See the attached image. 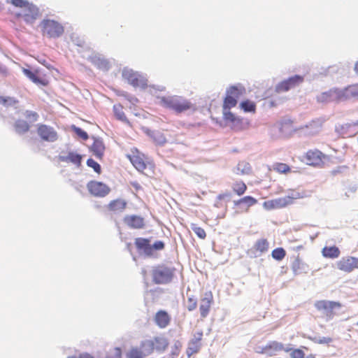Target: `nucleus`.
<instances>
[{
  "label": "nucleus",
  "instance_id": "42",
  "mask_svg": "<svg viewBox=\"0 0 358 358\" xmlns=\"http://www.w3.org/2000/svg\"><path fill=\"white\" fill-rule=\"evenodd\" d=\"M271 256L274 259L281 261L285 257L286 251L283 248H277L271 252Z\"/></svg>",
  "mask_w": 358,
  "mask_h": 358
},
{
  "label": "nucleus",
  "instance_id": "50",
  "mask_svg": "<svg viewBox=\"0 0 358 358\" xmlns=\"http://www.w3.org/2000/svg\"><path fill=\"white\" fill-rule=\"evenodd\" d=\"M165 244L162 241H157L154 243L153 245H151L152 248V255H153L154 250H162L164 248Z\"/></svg>",
  "mask_w": 358,
  "mask_h": 358
},
{
  "label": "nucleus",
  "instance_id": "47",
  "mask_svg": "<svg viewBox=\"0 0 358 358\" xmlns=\"http://www.w3.org/2000/svg\"><path fill=\"white\" fill-rule=\"evenodd\" d=\"M87 164L88 166L94 169V171L97 173L98 174H100L101 172V166L100 165L96 162H95L94 159H88L87 161Z\"/></svg>",
  "mask_w": 358,
  "mask_h": 358
},
{
  "label": "nucleus",
  "instance_id": "6",
  "mask_svg": "<svg viewBox=\"0 0 358 358\" xmlns=\"http://www.w3.org/2000/svg\"><path fill=\"white\" fill-rule=\"evenodd\" d=\"M301 197L302 196L300 193L295 192L292 193L291 195L266 201L264 202L263 206L268 210L282 208L292 204L295 199H300Z\"/></svg>",
  "mask_w": 358,
  "mask_h": 358
},
{
  "label": "nucleus",
  "instance_id": "34",
  "mask_svg": "<svg viewBox=\"0 0 358 358\" xmlns=\"http://www.w3.org/2000/svg\"><path fill=\"white\" fill-rule=\"evenodd\" d=\"M293 122L290 120L281 121L279 123V129L284 134H290L293 131Z\"/></svg>",
  "mask_w": 358,
  "mask_h": 358
},
{
  "label": "nucleus",
  "instance_id": "15",
  "mask_svg": "<svg viewBox=\"0 0 358 358\" xmlns=\"http://www.w3.org/2000/svg\"><path fill=\"white\" fill-rule=\"evenodd\" d=\"M127 207V202L125 199L117 198L111 200L105 206V210L109 213L118 214L124 211Z\"/></svg>",
  "mask_w": 358,
  "mask_h": 358
},
{
  "label": "nucleus",
  "instance_id": "49",
  "mask_svg": "<svg viewBox=\"0 0 358 358\" xmlns=\"http://www.w3.org/2000/svg\"><path fill=\"white\" fill-rule=\"evenodd\" d=\"M73 130L74 132L83 140H87L88 139V134L86 131H83L82 129L79 127H76L75 126L72 127Z\"/></svg>",
  "mask_w": 358,
  "mask_h": 358
},
{
  "label": "nucleus",
  "instance_id": "54",
  "mask_svg": "<svg viewBox=\"0 0 358 358\" xmlns=\"http://www.w3.org/2000/svg\"><path fill=\"white\" fill-rule=\"evenodd\" d=\"M69 358H94V357L88 354H82L78 357H69Z\"/></svg>",
  "mask_w": 358,
  "mask_h": 358
},
{
  "label": "nucleus",
  "instance_id": "7",
  "mask_svg": "<svg viewBox=\"0 0 358 358\" xmlns=\"http://www.w3.org/2000/svg\"><path fill=\"white\" fill-rule=\"evenodd\" d=\"M36 133L43 142L54 143L59 139V134L56 129L44 123L36 124Z\"/></svg>",
  "mask_w": 358,
  "mask_h": 358
},
{
  "label": "nucleus",
  "instance_id": "18",
  "mask_svg": "<svg viewBox=\"0 0 358 358\" xmlns=\"http://www.w3.org/2000/svg\"><path fill=\"white\" fill-rule=\"evenodd\" d=\"M324 122L322 118H316L308 124L300 127L299 130H305V133L308 135H315L322 130Z\"/></svg>",
  "mask_w": 358,
  "mask_h": 358
},
{
  "label": "nucleus",
  "instance_id": "48",
  "mask_svg": "<svg viewBox=\"0 0 358 358\" xmlns=\"http://www.w3.org/2000/svg\"><path fill=\"white\" fill-rule=\"evenodd\" d=\"M291 351L290 357L291 358H304L305 354L301 349H293V350H287L286 352Z\"/></svg>",
  "mask_w": 358,
  "mask_h": 358
},
{
  "label": "nucleus",
  "instance_id": "40",
  "mask_svg": "<svg viewBox=\"0 0 358 358\" xmlns=\"http://www.w3.org/2000/svg\"><path fill=\"white\" fill-rule=\"evenodd\" d=\"M145 354L143 353L138 348H131L130 350L127 353V358H144Z\"/></svg>",
  "mask_w": 358,
  "mask_h": 358
},
{
  "label": "nucleus",
  "instance_id": "39",
  "mask_svg": "<svg viewBox=\"0 0 358 358\" xmlns=\"http://www.w3.org/2000/svg\"><path fill=\"white\" fill-rule=\"evenodd\" d=\"M240 107L246 113H255L256 110V104L250 100H245L241 102Z\"/></svg>",
  "mask_w": 358,
  "mask_h": 358
},
{
  "label": "nucleus",
  "instance_id": "44",
  "mask_svg": "<svg viewBox=\"0 0 358 358\" xmlns=\"http://www.w3.org/2000/svg\"><path fill=\"white\" fill-rule=\"evenodd\" d=\"M191 229L199 238H201V239L206 238V233L203 228L199 227L196 224H192Z\"/></svg>",
  "mask_w": 358,
  "mask_h": 358
},
{
  "label": "nucleus",
  "instance_id": "46",
  "mask_svg": "<svg viewBox=\"0 0 358 358\" xmlns=\"http://www.w3.org/2000/svg\"><path fill=\"white\" fill-rule=\"evenodd\" d=\"M197 307V300L193 296H190L187 298V309L189 311L194 310Z\"/></svg>",
  "mask_w": 358,
  "mask_h": 358
},
{
  "label": "nucleus",
  "instance_id": "12",
  "mask_svg": "<svg viewBox=\"0 0 358 358\" xmlns=\"http://www.w3.org/2000/svg\"><path fill=\"white\" fill-rule=\"evenodd\" d=\"M335 267L340 271L350 273L357 269L356 257H343L335 263Z\"/></svg>",
  "mask_w": 358,
  "mask_h": 358
},
{
  "label": "nucleus",
  "instance_id": "9",
  "mask_svg": "<svg viewBox=\"0 0 358 358\" xmlns=\"http://www.w3.org/2000/svg\"><path fill=\"white\" fill-rule=\"evenodd\" d=\"M42 34L49 38H58L64 33L63 26L52 20H44L42 23Z\"/></svg>",
  "mask_w": 358,
  "mask_h": 358
},
{
  "label": "nucleus",
  "instance_id": "28",
  "mask_svg": "<svg viewBox=\"0 0 358 358\" xmlns=\"http://www.w3.org/2000/svg\"><path fill=\"white\" fill-rule=\"evenodd\" d=\"M154 350L157 352H164L169 345V341L164 336H156L152 338Z\"/></svg>",
  "mask_w": 358,
  "mask_h": 358
},
{
  "label": "nucleus",
  "instance_id": "16",
  "mask_svg": "<svg viewBox=\"0 0 358 358\" xmlns=\"http://www.w3.org/2000/svg\"><path fill=\"white\" fill-rule=\"evenodd\" d=\"M213 303V296L212 292H206L204 296L199 301V312L201 318H206L208 315Z\"/></svg>",
  "mask_w": 358,
  "mask_h": 358
},
{
  "label": "nucleus",
  "instance_id": "29",
  "mask_svg": "<svg viewBox=\"0 0 358 358\" xmlns=\"http://www.w3.org/2000/svg\"><path fill=\"white\" fill-rule=\"evenodd\" d=\"M253 250L259 255L266 253L269 250V242L266 238H259L255 243Z\"/></svg>",
  "mask_w": 358,
  "mask_h": 358
},
{
  "label": "nucleus",
  "instance_id": "35",
  "mask_svg": "<svg viewBox=\"0 0 358 358\" xmlns=\"http://www.w3.org/2000/svg\"><path fill=\"white\" fill-rule=\"evenodd\" d=\"M291 268L295 275H298L303 271L304 268V264L299 255L296 256L292 262Z\"/></svg>",
  "mask_w": 358,
  "mask_h": 358
},
{
  "label": "nucleus",
  "instance_id": "19",
  "mask_svg": "<svg viewBox=\"0 0 358 358\" xmlns=\"http://www.w3.org/2000/svg\"><path fill=\"white\" fill-rule=\"evenodd\" d=\"M123 221L128 227L134 229H143L145 226L144 218L140 215H127Z\"/></svg>",
  "mask_w": 358,
  "mask_h": 358
},
{
  "label": "nucleus",
  "instance_id": "26",
  "mask_svg": "<svg viewBox=\"0 0 358 358\" xmlns=\"http://www.w3.org/2000/svg\"><path fill=\"white\" fill-rule=\"evenodd\" d=\"M257 203V200L251 196H245L238 200L234 201V203L236 206L241 208L245 212H248L249 208L251 206L255 205Z\"/></svg>",
  "mask_w": 358,
  "mask_h": 358
},
{
  "label": "nucleus",
  "instance_id": "21",
  "mask_svg": "<svg viewBox=\"0 0 358 358\" xmlns=\"http://www.w3.org/2000/svg\"><path fill=\"white\" fill-rule=\"evenodd\" d=\"M317 101L320 103L341 101L339 89L334 88L317 95Z\"/></svg>",
  "mask_w": 358,
  "mask_h": 358
},
{
  "label": "nucleus",
  "instance_id": "25",
  "mask_svg": "<svg viewBox=\"0 0 358 358\" xmlns=\"http://www.w3.org/2000/svg\"><path fill=\"white\" fill-rule=\"evenodd\" d=\"M223 116L226 122L231 123L233 129L239 130L241 129L242 120L236 117L230 110H223Z\"/></svg>",
  "mask_w": 358,
  "mask_h": 358
},
{
  "label": "nucleus",
  "instance_id": "57",
  "mask_svg": "<svg viewBox=\"0 0 358 358\" xmlns=\"http://www.w3.org/2000/svg\"><path fill=\"white\" fill-rule=\"evenodd\" d=\"M355 71H356V73L358 74V61L355 63Z\"/></svg>",
  "mask_w": 358,
  "mask_h": 358
},
{
  "label": "nucleus",
  "instance_id": "52",
  "mask_svg": "<svg viewBox=\"0 0 358 358\" xmlns=\"http://www.w3.org/2000/svg\"><path fill=\"white\" fill-rule=\"evenodd\" d=\"M106 358H122V352L120 348H115L113 355H108Z\"/></svg>",
  "mask_w": 358,
  "mask_h": 358
},
{
  "label": "nucleus",
  "instance_id": "22",
  "mask_svg": "<svg viewBox=\"0 0 358 358\" xmlns=\"http://www.w3.org/2000/svg\"><path fill=\"white\" fill-rule=\"evenodd\" d=\"M171 316L169 313L163 310L157 311L154 317V320L157 326L161 329L168 327L171 322Z\"/></svg>",
  "mask_w": 358,
  "mask_h": 358
},
{
  "label": "nucleus",
  "instance_id": "31",
  "mask_svg": "<svg viewBox=\"0 0 358 358\" xmlns=\"http://www.w3.org/2000/svg\"><path fill=\"white\" fill-rule=\"evenodd\" d=\"M251 172V166L245 161L240 162L234 169V173L238 176L249 175Z\"/></svg>",
  "mask_w": 358,
  "mask_h": 358
},
{
  "label": "nucleus",
  "instance_id": "58",
  "mask_svg": "<svg viewBox=\"0 0 358 358\" xmlns=\"http://www.w3.org/2000/svg\"><path fill=\"white\" fill-rule=\"evenodd\" d=\"M357 269H358V257H356Z\"/></svg>",
  "mask_w": 358,
  "mask_h": 358
},
{
  "label": "nucleus",
  "instance_id": "51",
  "mask_svg": "<svg viewBox=\"0 0 358 358\" xmlns=\"http://www.w3.org/2000/svg\"><path fill=\"white\" fill-rule=\"evenodd\" d=\"M154 139L158 144H164L166 142V137L162 133L157 132L154 136Z\"/></svg>",
  "mask_w": 358,
  "mask_h": 358
},
{
  "label": "nucleus",
  "instance_id": "32",
  "mask_svg": "<svg viewBox=\"0 0 358 358\" xmlns=\"http://www.w3.org/2000/svg\"><path fill=\"white\" fill-rule=\"evenodd\" d=\"M15 130L18 134H24L29 131L30 125L24 120H17L14 124Z\"/></svg>",
  "mask_w": 358,
  "mask_h": 358
},
{
  "label": "nucleus",
  "instance_id": "37",
  "mask_svg": "<svg viewBox=\"0 0 358 358\" xmlns=\"http://www.w3.org/2000/svg\"><path fill=\"white\" fill-rule=\"evenodd\" d=\"M113 112L116 117V118L120 121H122L124 122L127 123L128 124H130L129 120L127 119L124 111H123V107L120 104H115L113 106Z\"/></svg>",
  "mask_w": 358,
  "mask_h": 358
},
{
  "label": "nucleus",
  "instance_id": "43",
  "mask_svg": "<svg viewBox=\"0 0 358 358\" xmlns=\"http://www.w3.org/2000/svg\"><path fill=\"white\" fill-rule=\"evenodd\" d=\"M182 346V343L179 341H176L171 347L170 358H176L181 351Z\"/></svg>",
  "mask_w": 358,
  "mask_h": 358
},
{
  "label": "nucleus",
  "instance_id": "36",
  "mask_svg": "<svg viewBox=\"0 0 358 358\" xmlns=\"http://www.w3.org/2000/svg\"><path fill=\"white\" fill-rule=\"evenodd\" d=\"M233 192L241 196L245 194L247 190V185L243 181H236L232 185Z\"/></svg>",
  "mask_w": 358,
  "mask_h": 358
},
{
  "label": "nucleus",
  "instance_id": "56",
  "mask_svg": "<svg viewBox=\"0 0 358 358\" xmlns=\"http://www.w3.org/2000/svg\"><path fill=\"white\" fill-rule=\"evenodd\" d=\"M7 101L6 99L3 97V96H0V103H6V102Z\"/></svg>",
  "mask_w": 358,
  "mask_h": 358
},
{
  "label": "nucleus",
  "instance_id": "45",
  "mask_svg": "<svg viewBox=\"0 0 358 358\" xmlns=\"http://www.w3.org/2000/svg\"><path fill=\"white\" fill-rule=\"evenodd\" d=\"M25 117L31 122H37L39 119V115L32 110H26L24 113Z\"/></svg>",
  "mask_w": 358,
  "mask_h": 358
},
{
  "label": "nucleus",
  "instance_id": "2",
  "mask_svg": "<svg viewBox=\"0 0 358 358\" xmlns=\"http://www.w3.org/2000/svg\"><path fill=\"white\" fill-rule=\"evenodd\" d=\"M314 306L327 321L332 320L336 315H338V311L343 306L341 303L338 301L327 300L317 301Z\"/></svg>",
  "mask_w": 358,
  "mask_h": 358
},
{
  "label": "nucleus",
  "instance_id": "10",
  "mask_svg": "<svg viewBox=\"0 0 358 358\" xmlns=\"http://www.w3.org/2000/svg\"><path fill=\"white\" fill-rule=\"evenodd\" d=\"M123 78L135 87L145 88L147 87V80L137 72L132 70H125L122 73Z\"/></svg>",
  "mask_w": 358,
  "mask_h": 358
},
{
  "label": "nucleus",
  "instance_id": "11",
  "mask_svg": "<svg viewBox=\"0 0 358 358\" xmlns=\"http://www.w3.org/2000/svg\"><path fill=\"white\" fill-rule=\"evenodd\" d=\"M87 188L89 192L96 197H105L110 192V188L108 185L96 180L90 181L87 184Z\"/></svg>",
  "mask_w": 358,
  "mask_h": 358
},
{
  "label": "nucleus",
  "instance_id": "14",
  "mask_svg": "<svg viewBox=\"0 0 358 358\" xmlns=\"http://www.w3.org/2000/svg\"><path fill=\"white\" fill-rule=\"evenodd\" d=\"M304 80V78L301 76L295 75L292 76L287 80L280 82L276 86V91L278 92H287L292 88L299 86Z\"/></svg>",
  "mask_w": 358,
  "mask_h": 358
},
{
  "label": "nucleus",
  "instance_id": "53",
  "mask_svg": "<svg viewBox=\"0 0 358 358\" xmlns=\"http://www.w3.org/2000/svg\"><path fill=\"white\" fill-rule=\"evenodd\" d=\"M332 342V338L330 337H322L319 339L318 343L320 344H329Z\"/></svg>",
  "mask_w": 358,
  "mask_h": 358
},
{
  "label": "nucleus",
  "instance_id": "5",
  "mask_svg": "<svg viewBox=\"0 0 358 358\" xmlns=\"http://www.w3.org/2000/svg\"><path fill=\"white\" fill-rule=\"evenodd\" d=\"M175 269L165 265H159L152 271V280L155 284L164 285L169 283L174 275Z\"/></svg>",
  "mask_w": 358,
  "mask_h": 358
},
{
  "label": "nucleus",
  "instance_id": "1",
  "mask_svg": "<svg viewBox=\"0 0 358 358\" xmlns=\"http://www.w3.org/2000/svg\"><path fill=\"white\" fill-rule=\"evenodd\" d=\"M159 103L164 108L177 113H182L194 108L189 100L177 95L159 97Z\"/></svg>",
  "mask_w": 358,
  "mask_h": 358
},
{
  "label": "nucleus",
  "instance_id": "38",
  "mask_svg": "<svg viewBox=\"0 0 358 358\" xmlns=\"http://www.w3.org/2000/svg\"><path fill=\"white\" fill-rule=\"evenodd\" d=\"M152 339L145 340L141 343V350H143V353L145 354V356L151 354L154 352V345H153Z\"/></svg>",
  "mask_w": 358,
  "mask_h": 358
},
{
  "label": "nucleus",
  "instance_id": "33",
  "mask_svg": "<svg viewBox=\"0 0 358 358\" xmlns=\"http://www.w3.org/2000/svg\"><path fill=\"white\" fill-rule=\"evenodd\" d=\"M61 159L63 162H71L79 166L81 164L82 156L74 152H69L67 156L62 157Z\"/></svg>",
  "mask_w": 358,
  "mask_h": 358
},
{
  "label": "nucleus",
  "instance_id": "17",
  "mask_svg": "<svg viewBox=\"0 0 358 358\" xmlns=\"http://www.w3.org/2000/svg\"><path fill=\"white\" fill-rule=\"evenodd\" d=\"M203 332L201 331L194 333L193 338L188 343V347L186 350L187 355L189 357L192 355L197 353L200 350Z\"/></svg>",
  "mask_w": 358,
  "mask_h": 358
},
{
  "label": "nucleus",
  "instance_id": "13",
  "mask_svg": "<svg viewBox=\"0 0 358 358\" xmlns=\"http://www.w3.org/2000/svg\"><path fill=\"white\" fill-rule=\"evenodd\" d=\"M22 72L30 80L38 86L45 87L49 85V80L45 75H42L38 69L31 71L30 69L23 68Z\"/></svg>",
  "mask_w": 358,
  "mask_h": 358
},
{
  "label": "nucleus",
  "instance_id": "41",
  "mask_svg": "<svg viewBox=\"0 0 358 358\" xmlns=\"http://www.w3.org/2000/svg\"><path fill=\"white\" fill-rule=\"evenodd\" d=\"M273 169L279 173H288L291 171L290 167L285 163L277 162L273 164Z\"/></svg>",
  "mask_w": 358,
  "mask_h": 358
},
{
  "label": "nucleus",
  "instance_id": "24",
  "mask_svg": "<svg viewBox=\"0 0 358 358\" xmlns=\"http://www.w3.org/2000/svg\"><path fill=\"white\" fill-rule=\"evenodd\" d=\"M136 249L143 252L148 256H152V248L150 240L144 238H136L134 241Z\"/></svg>",
  "mask_w": 358,
  "mask_h": 358
},
{
  "label": "nucleus",
  "instance_id": "30",
  "mask_svg": "<svg viewBox=\"0 0 358 358\" xmlns=\"http://www.w3.org/2000/svg\"><path fill=\"white\" fill-rule=\"evenodd\" d=\"M90 149L94 155H95L97 158H102L105 150V146L101 141L95 139L91 145Z\"/></svg>",
  "mask_w": 358,
  "mask_h": 358
},
{
  "label": "nucleus",
  "instance_id": "23",
  "mask_svg": "<svg viewBox=\"0 0 358 358\" xmlns=\"http://www.w3.org/2000/svg\"><path fill=\"white\" fill-rule=\"evenodd\" d=\"M10 3L16 7L25 8L31 11L35 10V8H34L33 5L31 3H29L26 0H10ZM34 15H36V11L33 13L31 17H30L28 15H24V20L27 22H30L32 20H34L36 18L35 16H34Z\"/></svg>",
  "mask_w": 358,
  "mask_h": 358
},
{
  "label": "nucleus",
  "instance_id": "3",
  "mask_svg": "<svg viewBox=\"0 0 358 358\" xmlns=\"http://www.w3.org/2000/svg\"><path fill=\"white\" fill-rule=\"evenodd\" d=\"M127 157L138 171L143 173L147 168H149L153 172L154 164L149 162L145 155L138 149L135 148L131 149L130 153L127 155Z\"/></svg>",
  "mask_w": 358,
  "mask_h": 358
},
{
  "label": "nucleus",
  "instance_id": "4",
  "mask_svg": "<svg viewBox=\"0 0 358 358\" xmlns=\"http://www.w3.org/2000/svg\"><path fill=\"white\" fill-rule=\"evenodd\" d=\"M328 160L329 157L318 149L308 150L302 158L306 164L317 168L324 167Z\"/></svg>",
  "mask_w": 358,
  "mask_h": 358
},
{
  "label": "nucleus",
  "instance_id": "55",
  "mask_svg": "<svg viewBox=\"0 0 358 358\" xmlns=\"http://www.w3.org/2000/svg\"><path fill=\"white\" fill-rule=\"evenodd\" d=\"M226 196H227V194H220L217 196V199L222 200L224 199Z\"/></svg>",
  "mask_w": 358,
  "mask_h": 358
},
{
  "label": "nucleus",
  "instance_id": "20",
  "mask_svg": "<svg viewBox=\"0 0 358 358\" xmlns=\"http://www.w3.org/2000/svg\"><path fill=\"white\" fill-rule=\"evenodd\" d=\"M340 100L358 99V84H352L339 89Z\"/></svg>",
  "mask_w": 358,
  "mask_h": 358
},
{
  "label": "nucleus",
  "instance_id": "27",
  "mask_svg": "<svg viewBox=\"0 0 358 358\" xmlns=\"http://www.w3.org/2000/svg\"><path fill=\"white\" fill-rule=\"evenodd\" d=\"M321 252L324 257L328 259H336L341 255V250L336 245L325 246L322 248Z\"/></svg>",
  "mask_w": 358,
  "mask_h": 358
},
{
  "label": "nucleus",
  "instance_id": "59",
  "mask_svg": "<svg viewBox=\"0 0 358 358\" xmlns=\"http://www.w3.org/2000/svg\"><path fill=\"white\" fill-rule=\"evenodd\" d=\"M357 326H358V322H357Z\"/></svg>",
  "mask_w": 358,
  "mask_h": 358
},
{
  "label": "nucleus",
  "instance_id": "8",
  "mask_svg": "<svg viewBox=\"0 0 358 358\" xmlns=\"http://www.w3.org/2000/svg\"><path fill=\"white\" fill-rule=\"evenodd\" d=\"M245 89L236 86L230 87L226 93V96L223 101V110H230L237 104V100L244 94Z\"/></svg>",
  "mask_w": 358,
  "mask_h": 358
}]
</instances>
